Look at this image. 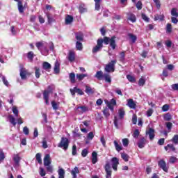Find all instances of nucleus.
<instances>
[{
  "label": "nucleus",
  "instance_id": "obj_1",
  "mask_svg": "<svg viewBox=\"0 0 178 178\" xmlns=\"http://www.w3.org/2000/svg\"><path fill=\"white\" fill-rule=\"evenodd\" d=\"M115 38H116V37L113 36L111 38L104 37V39H98L97 44L93 47L92 52L93 54H97V52H99V51H101V49H102V47H104V44H106V45L110 44V47H111L112 49H115L116 48V42Z\"/></svg>",
  "mask_w": 178,
  "mask_h": 178
},
{
  "label": "nucleus",
  "instance_id": "obj_2",
  "mask_svg": "<svg viewBox=\"0 0 178 178\" xmlns=\"http://www.w3.org/2000/svg\"><path fill=\"white\" fill-rule=\"evenodd\" d=\"M35 47L44 56H47V55H48V52H49V50L48 49V43L47 42H38L35 44Z\"/></svg>",
  "mask_w": 178,
  "mask_h": 178
},
{
  "label": "nucleus",
  "instance_id": "obj_3",
  "mask_svg": "<svg viewBox=\"0 0 178 178\" xmlns=\"http://www.w3.org/2000/svg\"><path fill=\"white\" fill-rule=\"evenodd\" d=\"M124 115H126V112L124 111V108H121L118 110V117L115 116L114 118V125L116 129H119V122L122 119H124Z\"/></svg>",
  "mask_w": 178,
  "mask_h": 178
},
{
  "label": "nucleus",
  "instance_id": "obj_4",
  "mask_svg": "<svg viewBox=\"0 0 178 178\" xmlns=\"http://www.w3.org/2000/svg\"><path fill=\"white\" fill-rule=\"evenodd\" d=\"M104 102H105L106 106H108V109H110V111L111 112H113L114 106H116V100L115 99H112L109 102L106 99V100H104Z\"/></svg>",
  "mask_w": 178,
  "mask_h": 178
},
{
  "label": "nucleus",
  "instance_id": "obj_5",
  "mask_svg": "<svg viewBox=\"0 0 178 178\" xmlns=\"http://www.w3.org/2000/svg\"><path fill=\"white\" fill-rule=\"evenodd\" d=\"M115 65H116V60H111V63L106 65L105 71L108 73L111 72H115Z\"/></svg>",
  "mask_w": 178,
  "mask_h": 178
},
{
  "label": "nucleus",
  "instance_id": "obj_6",
  "mask_svg": "<svg viewBox=\"0 0 178 178\" xmlns=\"http://www.w3.org/2000/svg\"><path fill=\"white\" fill-rule=\"evenodd\" d=\"M58 147L60 148H63V149H67L69 147V140H67L66 138H62Z\"/></svg>",
  "mask_w": 178,
  "mask_h": 178
},
{
  "label": "nucleus",
  "instance_id": "obj_7",
  "mask_svg": "<svg viewBox=\"0 0 178 178\" xmlns=\"http://www.w3.org/2000/svg\"><path fill=\"white\" fill-rule=\"evenodd\" d=\"M19 74L22 80H26V79H27V76H30V73L27 72V70H26V68H21Z\"/></svg>",
  "mask_w": 178,
  "mask_h": 178
},
{
  "label": "nucleus",
  "instance_id": "obj_8",
  "mask_svg": "<svg viewBox=\"0 0 178 178\" xmlns=\"http://www.w3.org/2000/svg\"><path fill=\"white\" fill-rule=\"evenodd\" d=\"M146 134L147 136H149V140L152 141L155 137V130H154L152 128H149L146 130Z\"/></svg>",
  "mask_w": 178,
  "mask_h": 178
},
{
  "label": "nucleus",
  "instance_id": "obj_9",
  "mask_svg": "<svg viewBox=\"0 0 178 178\" xmlns=\"http://www.w3.org/2000/svg\"><path fill=\"white\" fill-rule=\"evenodd\" d=\"M118 165H119V159L113 157L111 159V165L113 170H118Z\"/></svg>",
  "mask_w": 178,
  "mask_h": 178
},
{
  "label": "nucleus",
  "instance_id": "obj_10",
  "mask_svg": "<svg viewBox=\"0 0 178 178\" xmlns=\"http://www.w3.org/2000/svg\"><path fill=\"white\" fill-rule=\"evenodd\" d=\"M44 165L48 166L52 163V161L51 160V156L49 154H46L43 159Z\"/></svg>",
  "mask_w": 178,
  "mask_h": 178
},
{
  "label": "nucleus",
  "instance_id": "obj_11",
  "mask_svg": "<svg viewBox=\"0 0 178 178\" xmlns=\"http://www.w3.org/2000/svg\"><path fill=\"white\" fill-rule=\"evenodd\" d=\"M105 170L106 172V177L111 178V177L112 176V170H111V165L109 164V163L106 164Z\"/></svg>",
  "mask_w": 178,
  "mask_h": 178
},
{
  "label": "nucleus",
  "instance_id": "obj_12",
  "mask_svg": "<svg viewBox=\"0 0 178 178\" xmlns=\"http://www.w3.org/2000/svg\"><path fill=\"white\" fill-rule=\"evenodd\" d=\"M51 93V91L49 90H44L43 93L44 99L45 101V104L47 105H49V94Z\"/></svg>",
  "mask_w": 178,
  "mask_h": 178
},
{
  "label": "nucleus",
  "instance_id": "obj_13",
  "mask_svg": "<svg viewBox=\"0 0 178 178\" xmlns=\"http://www.w3.org/2000/svg\"><path fill=\"white\" fill-rule=\"evenodd\" d=\"M127 105L131 109H136V106L137 104H136V102H134V100H133V99H128Z\"/></svg>",
  "mask_w": 178,
  "mask_h": 178
},
{
  "label": "nucleus",
  "instance_id": "obj_14",
  "mask_svg": "<svg viewBox=\"0 0 178 178\" xmlns=\"http://www.w3.org/2000/svg\"><path fill=\"white\" fill-rule=\"evenodd\" d=\"M13 159L15 163V166H19V163H20V161H22L20 156L19 154H14Z\"/></svg>",
  "mask_w": 178,
  "mask_h": 178
},
{
  "label": "nucleus",
  "instance_id": "obj_15",
  "mask_svg": "<svg viewBox=\"0 0 178 178\" xmlns=\"http://www.w3.org/2000/svg\"><path fill=\"white\" fill-rule=\"evenodd\" d=\"M70 92L72 95H74V93L76 92V94H79V95H83L84 94V92L81 90L79 88H77L76 87L74 88V89H70Z\"/></svg>",
  "mask_w": 178,
  "mask_h": 178
},
{
  "label": "nucleus",
  "instance_id": "obj_16",
  "mask_svg": "<svg viewBox=\"0 0 178 178\" xmlns=\"http://www.w3.org/2000/svg\"><path fill=\"white\" fill-rule=\"evenodd\" d=\"M127 20H129V22H131V23H136V21L137 19L136 18V15L131 13H129L127 14Z\"/></svg>",
  "mask_w": 178,
  "mask_h": 178
},
{
  "label": "nucleus",
  "instance_id": "obj_17",
  "mask_svg": "<svg viewBox=\"0 0 178 178\" xmlns=\"http://www.w3.org/2000/svg\"><path fill=\"white\" fill-rule=\"evenodd\" d=\"M159 166L164 170V172H168V167L166 166V163L163 160H161L159 161Z\"/></svg>",
  "mask_w": 178,
  "mask_h": 178
},
{
  "label": "nucleus",
  "instance_id": "obj_18",
  "mask_svg": "<svg viewBox=\"0 0 178 178\" xmlns=\"http://www.w3.org/2000/svg\"><path fill=\"white\" fill-rule=\"evenodd\" d=\"M80 173V170L77 167H75L73 170H71V175L72 178H77V175Z\"/></svg>",
  "mask_w": 178,
  "mask_h": 178
},
{
  "label": "nucleus",
  "instance_id": "obj_19",
  "mask_svg": "<svg viewBox=\"0 0 178 178\" xmlns=\"http://www.w3.org/2000/svg\"><path fill=\"white\" fill-rule=\"evenodd\" d=\"M59 72H60V64L58 60H56L54 64V73H56V74H58Z\"/></svg>",
  "mask_w": 178,
  "mask_h": 178
},
{
  "label": "nucleus",
  "instance_id": "obj_20",
  "mask_svg": "<svg viewBox=\"0 0 178 178\" xmlns=\"http://www.w3.org/2000/svg\"><path fill=\"white\" fill-rule=\"evenodd\" d=\"M96 162H98V154H97V152H93L92 153V163L95 165Z\"/></svg>",
  "mask_w": 178,
  "mask_h": 178
},
{
  "label": "nucleus",
  "instance_id": "obj_21",
  "mask_svg": "<svg viewBox=\"0 0 178 178\" xmlns=\"http://www.w3.org/2000/svg\"><path fill=\"white\" fill-rule=\"evenodd\" d=\"M76 111L79 115H81L82 113H84V112H87L88 111V108L86 106H79L77 107Z\"/></svg>",
  "mask_w": 178,
  "mask_h": 178
},
{
  "label": "nucleus",
  "instance_id": "obj_22",
  "mask_svg": "<svg viewBox=\"0 0 178 178\" xmlns=\"http://www.w3.org/2000/svg\"><path fill=\"white\" fill-rule=\"evenodd\" d=\"M147 140H145V138H142L138 143V147L139 148H144V147H145V142Z\"/></svg>",
  "mask_w": 178,
  "mask_h": 178
},
{
  "label": "nucleus",
  "instance_id": "obj_23",
  "mask_svg": "<svg viewBox=\"0 0 178 178\" xmlns=\"http://www.w3.org/2000/svg\"><path fill=\"white\" fill-rule=\"evenodd\" d=\"M42 67L44 70L49 72V70H51V67H52V66L49 64V63L44 62L42 63Z\"/></svg>",
  "mask_w": 178,
  "mask_h": 178
},
{
  "label": "nucleus",
  "instance_id": "obj_24",
  "mask_svg": "<svg viewBox=\"0 0 178 178\" xmlns=\"http://www.w3.org/2000/svg\"><path fill=\"white\" fill-rule=\"evenodd\" d=\"M85 92H86V94H88V95H90L91 94H94V92H95V90L94 88H91V87L88 86H86Z\"/></svg>",
  "mask_w": 178,
  "mask_h": 178
},
{
  "label": "nucleus",
  "instance_id": "obj_25",
  "mask_svg": "<svg viewBox=\"0 0 178 178\" xmlns=\"http://www.w3.org/2000/svg\"><path fill=\"white\" fill-rule=\"evenodd\" d=\"M8 119L12 125L16 126V120L15 119V117L13 116V115H9L8 116Z\"/></svg>",
  "mask_w": 178,
  "mask_h": 178
},
{
  "label": "nucleus",
  "instance_id": "obj_26",
  "mask_svg": "<svg viewBox=\"0 0 178 178\" xmlns=\"http://www.w3.org/2000/svg\"><path fill=\"white\" fill-rule=\"evenodd\" d=\"M88 74H76V80L81 81L85 77H88Z\"/></svg>",
  "mask_w": 178,
  "mask_h": 178
},
{
  "label": "nucleus",
  "instance_id": "obj_27",
  "mask_svg": "<svg viewBox=\"0 0 178 178\" xmlns=\"http://www.w3.org/2000/svg\"><path fill=\"white\" fill-rule=\"evenodd\" d=\"M75 58H76V56L74 54V51H70L69 52V55H68V59H69L70 62H73Z\"/></svg>",
  "mask_w": 178,
  "mask_h": 178
},
{
  "label": "nucleus",
  "instance_id": "obj_28",
  "mask_svg": "<svg viewBox=\"0 0 178 178\" xmlns=\"http://www.w3.org/2000/svg\"><path fill=\"white\" fill-rule=\"evenodd\" d=\"M113 143H114V145H115L116 151H118V152H120V151H122V149H123V147L122 145H120L116 140H114Z\"/></svg>",
  "mask_w": 178,
  "mask_h": 178
},
{
  "label": "nucleus",
  "instance_id": "obj_29",
  "mask_svg": "<svg viewBox=\"0 0 178 178\" xmlns=\"http://www.w3.org/2000/svg\"><path fill=\"white\" fill-rule=\"evenodd\" d=\"M73 23V17L72 15H67L65 17V24H71Z\"/></svg>",
  "mask_w": 178,
  "mask_h": 178
},
{
  "label": "nucleus",
  "instance_id": "obj_30",
  "mask_svg": "<svg viewBox=\"0 0 178 178\" xmlns=\"http://www.w3.org/2000/svg\"><path fill=\"white\" fill-rule=\"evenodd\" d=\"M11 110L13 111V113L15 115V116L17 118V116H19V108H17V106H13L11 108Z\"/></svg>",
  "mask_w": 178,
  "mask_h": 178
},
{
  "label": "nucleus",
  "instance_id": "obj_31",
  "mask_svg": "<svg viewBox=\"0 0 178 178\" xmlns=\"http://www.w3.org/2000/svg\"><path fill=\"white\" fill-rule=\"evenodd\" d=\"M165 151H176V147H175V145L173 144H168L167 146L165 147Z\"/></svg>",
  "mask_w": 178,
  "mask_h": 178
},
{
  "label": "nucleus",
  "instance_id": "obj_32",
  "mask_svg": "<svg viewBox=\"0 0 178 178\" xmlns=\"http://www.w3.org/2000/svg\"><path fill=\"white\" fill-rule=\"evenodd\" d=\"M58 178H65V170L59 168L58 170Z\"/></svg>",
  "mask_w": 178,
  "mask_h": 178
},
{
  "label": "nucleus",
  "instance_id": "obj_33",
  "mask_svg": "<svg viewBox=\"0 0 178 178\" xmlns=\"http://www.w3.org/2000/svg\"><path fill=\"white\" fill-rule=\"evenodd\" d=\"M145 78L144 76H142L139 80H138V86L139 87H144V85L145 84Z\"/></svg>",
  "mask_w": 178,
  "mask_h": 178
},
{
  "label": "nucleus",
  "instance_id": "obj_34",
  "mask_svg": "<svg viewBox=\"0 0 178 178\" xmlns=\"http://www.w3.org/2000/svg\"><path fill=\"white\" fill-rule=\"evenodd\" d=\"M121 158L125 162H129V159L130 156L127 155L126 153H121Z\"/></svg>",
  "mask_w": 178,
  "mask_h": 178
},
{
  "label": "nucleus",
  "instance_id": "obj_35",
  "mask_svg": "<svg viewBox=\"0 0 178 178\" xmlns=\"http://www.w3.org/2000/svg\"><path fill=\"white\" fill-rule=\"evenodd\" d=\"M70 80L72 83H76V74H74V73L72 72L70 74Z\"/></svg>",
  "mask_w": 178,
  "mask_h": 178
},
{
  "label": "nucleus",
  "instance_id": "obj_36",
  "mask_svg": "<svg viewBox=\"0 0 178 178\" xmlns=\"http://www.w3.org/2000/svg\"><path fill=\"white\" fill-rule=\"evenodd\" d=\"M35 75L36 79H40L41 74L40 73V68L38 67H35Z\"/></svg>",
  "mask_w": 178,
  "mask_h": 178
},
{
  "label": "nucleus",
  "instance_id": "obj_37",
  "mask_svg": "<svg viewBox=\"0 0 178 178\" xmlns=\"http://www.w3.org/2000/svg\"><path fill=\"white\" fill-rule=\"evenodd\" d=\"M103 77L104 78L105 81L107 83H111L112 81V79H111V76L109 74H105L103 75Z\"/></svg>",
  "mask_w": 178,
  "mask_h": 178
},
{
  "label": "nucleus",
  "instance_id": "obj_38",
  "mask_svg": "<svg viewBox=\"0 0 178 178\" xmlns=\"http://www.w3.org/2000/svg\"><path fill=\"white\" fill-rule=\"evenodd\" d=\"M18 10L19 13H23V12H24V8L23 7V3H22V2L18 3Z\"/></svg>",
  "mask_w": 178,
  "mask_h": 178
},
{
  "label": "nucleus",
  "instance_id": "obj_39",
  "mask_svg": "<svg viewBox=\"0 0 178 178\" xmlns=\"http://www.w3.org/2000/svg\"><path fill=\"white\" fill-rule=\"evenodd\" d=\"M128 37L131 40L132 42H136L137 41V36L134 35V34L129 33Z\"/></svg>",
  "mask_w": 178,
  "mask_h": 178
},
{
  "label": "nucleus",
  "instance_id": "obj_40",
  "mask_svg": "<svg viewBox=\"0 0 178 178\" xmlns=\"http://www.w3.org/2000/svg\"><path fill=\"white\" fill-rule=\"evenodd\" d=\"M127 79L130 83H136V78L131 75H127Z\"/></svg>",
  "mask_w": 178,
  "mask_h": 178
},
{
  "label": "nucleus",
  "instance_id": "obj_41",
  "mask_svg": "<svg viewBox=\"0 0 178 178\" xmlns=\"http://www.w3.org/2000/svg\"><path fill=\"white\" fill-rule=\"evenodd\" d=\"M171 15H172V16H173V17H178L177 9L172 8L171 10Z\"/></svg>",
  "mask_w": 178,
  "mask_h": 178
},
{
  "label": "nucleus",
  "instance_id": "obj_42",
  "mask_svg": "<svg viewBox=\"0 0 178 178\" xmlns=\"http://www.w3.org/2000/svg\"><path fill=\"white\" fill-rule=\"evenodd\" d=\"M10 31L12 35H17V29L15 28V26L10 27Z\"/></svg>",
  "mask_w": 178,
  "mask_h": 178
},
{
  "label": "nucleus",
  "instance_id": "obj_43",
  "mask_svg": "<svg viewBox=\"0 0 178 178\" xmlns=\"http://www.w3.org/2000/svg\"><path fill=\"white\" fill-rule=\"evenodd\" d=\"M51 106L54 111H56L59 108V103H56L55 102H51Z\"/></svg>",
  "mask_w": 178,
  "mask_h": 178
},
{
  "label": "nucleus",
  "instance_id": "obj_44",
  "mask_svg": "<svg viewBox=\"0 0 178 178\" xmlns=\"http://www.w3.org/2000/svg\"><path fill=\"white\" fill-rule=\"evenodd\" d=\"M76 48L78 49V51H81V49H83V44H81L80 42H76Z\"/></svg>",
  "mask_w": 178,
  "mask_h": 178
},
{
  "label": "nucleus",
  "instance_id": "obj_45",
  "mask_svg": "<svg viewBox=\"0 0 178 178\" xmlns=\"http://www.w3.org/2000/svg\"><path fill=\"white\" fill-rule=\"evenodd\" d=\"M103 76L104 75H103L102 71H98L95 74V77H97V79H99V80H101Z\"/></svg>",
  "mask_w": 178,
  "mask_h": 178
},
{
  "label": "nucleus",
  "instance_id": "obj_46",
  "mask_svg": "<svg viewBox=\"0 0 178 178\" xmlns=\"http://www.w3.org/2000/svg\"><path fill=\"white\" fill-rule=\"evenodd\" d=\"M47 17L48 23L49 24H51V23H54V22H55V19L52 17H51V15L49 14H47Z\"/></svg>",
  "mask_w": 178,
  "mask_h": 178
},
{
  "label": "nucleus",
  "instance_id": "obj_47",
  "mask_svg": "<svg viewBox=\"0 0 178 178\" xmlns=\"http://www.w3.org/2000/svg\"><path fill=\"white\" fill-rule=\"evenodd\" d=\"M76 38L78 41H83V33H76Z\"/></svg>",
  "mask_w": 178,
  "mask_h": 178
},
{
  "label": "nucleus",
  "instance_id": "obj_48",
  "mask_svg": "<svg viewBox=\"0 0 178 178\" xmlns=\"http://www.w3.org/2000/svg\"><path fill=\"white\" fill-rule=\"evenodd\" d=\"M35 158L38 163H42V159H41V154L40 153L36 154Z\"/></svg>",
  "mask_w": 178,
  "mask_h": 178
},
{
  "label": "nucleus",
  "instance_id": "obj_49",
  "mask_svg": "<svg viewBox=\"0 0 178 178\" xmlns=\"http://www.w3.org/2000/svg\"><path fill=\"white\" fill-rule=\"evenodd\" d=\"M152 113H154V109L152 108H149L146 112L147 118H150V116H152Z\"/></svg>",
  "mask_w": 178,
  "mask_h": 178
},
{
  "label": "nucleus",
  "instance_id": "obj_50",
  "mask_svg": "<svg viewBox=\"0 0 178 178\" xmlns=\"http://www.w3.org/2000/svg\"><path fill=\"white\" fill-rule=\"evenodd\" d=\"M39 173L42 177H44V176L47 175V173L45 172V170H44V168H42V167L40 168Z\"/></svg>",
  "mask_w": 178,
  "mask_h": 178
},
{
  "label": "nucleus",
  "instance_id": "obj_51",
  "mask_svg": "<svg viewBox=\"0 0 178 178\" xmlns=\"http://www.w3.org/2000/svg\"><path fill=\"white\" fill-rule=\"evenodd\" d=\"M23 133L25 134V136H29V134H30V130L27 127H24L23 128Z\"/></svg>",
  "mask_w": 178,
  "mask_h": 178
},
{
  "label": "nucleus",
  "instance_id": "obj_52",
  "mask_svg": "<svg viewBox=\"0 0 178 178\" xmlns=\"http://www.w3.org/2000/svg\"><path fill=\"white\" fill-rule=\"evenodd\" d=\"M103 113L106 118H109V115H111L109 114V110L107 108L104 109Z\"/></svg>",
  "mask_w": 178,
  "mask_h": 178
},
{
  "label": "nucleus",
  "instance_id": "obj_53",
  "mask_svg": "<svg viewBox=\"0 0 178 178\" xmlns=\"http://www.w3.org/2000/svg\"><path fill=\"white\" fill-rule=\"evenodd\" d=\"M122 145L124 147H128L129 146V140L127 138L122 139Z\"/></svg>",
  "mask_w": 178,
  "mask_h": 178
},
{
  "label": "nucleus",
  "instance_id": "obj_54",
  "mask_svg": "<svg viewBox=\"0 0 178 178\" xmlns=\"http://www.w3.org/2000/svg\"><path fill=\"white\" fill-rule=\"evenodd\" d=\"M166 32L167 33H172V24H167V25H166Z\"/></svg>",
  "mask_w": 178,
  "mask_h": 178
},
{
  "label": "nucleus",
  "instance_id": "obj_55",
  "mask_svg": "<svg viewBox=\"0 0 178 178\" xmlns=\"http://www.w3.org/2000/svg\"><path fill=\"white\" fill-rule=\"evenodd\" d=\"M172 143L174 144H178V135H175L172 139Z\"/></svg>",
  "mask_w": 178,
  "mask_h": 178
},
{
  "label": "nucleus",
  "instance_id": "obj_56",
  "mask_svg": "<svg viewBox=\"0 0 178 178\" xmlns=\"http://www.w3.org/2000/svg\"><path fill=\"white\" fill-rule=\"evenodd\" d=\"M48 48L50 49V51H54V43H52V42L47 43V49Z\"/></svg>",
  "mask_w": 178,
  "mask_h": 178
},
{
  "label": "nucleus",
  "instance_id": "obj_57",
  "mask_svg": "<svg viewBox=\"0 0 178 178\" xmlns=\"http://www.w3.org/2000/svg\"><path fill=\"white\" fill-rule=\"evenodd\" d=\"M27 58L28 59H30L31 60H32L33 58H34V53H33V51H29L28 53Z\"/></svg>",
  "mask_w": 178,
  "mask_h": 178
},
{
  "label": "nucleus",
  "instance_id": "obj_58",
  "mask_svg": "<svg viewBox=\"0 0 178 178\" xmlns=\"http://www.w3.org/2000/svg\"><path fill=\"white\" fill-rule=\"evenodd\" d=\"M5 159V153L3 151H0V162H2Z\"/></svg>",
  "mask_w": 178,
  "mask_h": 178
},
{
  "label": "nucleus",
  "instance_id": "obj_59",
  "mask_svg": "<svg viewBox=\"0 0 178 178\" xmlns=\"http://www.w3.org/2000/svg\"><path fill=\"white\" fill-rule=\"evenodd\" d=\"M154 3H156V6L157 8V9H160L161 8V1L159 0H153Z\"/></svg>",
  "mask_w": 178,
  "mask_h": 178
},
{
  "label": "nucleus",
  "instance_id": "obj_60",
  "mask_svg": "<svg viewBox=\"0 0 178 178\" xmlns=\"http://www.w3.org/2000/svg\"><path fill=\"white\" fill-rule=\"evenodd\" d=\"M72 155H77V147H76V145L72 146Z\"/></svg>",
  "mask_w": 178,
  "mask_h": 178
},
{
  "label": "nucleus",
  "instance_id": "obj_61",
  "mask_svg": "<svg viewBox=\"0 0 178 178\" xmlns=\"http://www.w3.org/2000/svg\"><path fill=\"white\" fill-rule=\"evenodd\" d=\"M88 154V150H87V149H84L82 152H81V155L83 158H86V156H87Z\"/></svg>",
  "mask_w": 178,
  "mask_h": 178
},
{
  "label": "nucleus",
  "instance_id": "obj_62",
  "mask_svg": "<svg viewBox=\"0 0 178 178\" xmlns=\"http://www.w3.org/2000/svg\"><path fill=\"white\" fill-rule=\"evenodd\" d=\"M141 17L145 22H149V18H148L145 14L143 13Z\"/></svg>",
  "mask_w": 178,
  "mask_h": 178
},
{
  "label": "nucleus",
  "instance_id": "obj_63",
  "mask_svg": "<svg viewBox=\"0 0 178 178\" xmlns=\"http://www.w3.org/2000/svg\"><path fill=\"white\" fill-rule=\"evenodd\" d=\"M154 20H163V15H156L154 16Z\"/></svg>",
  "mask_w": 178,
  "mask_h": 178
},
{
  "label": "nucleus",
  "instance_id": "obj_64",
  "mask_svg": "<svg viewBox=\"0 0 178 178\" xmlns=\"http://www.w3.org/2000/svg\"><path fill=\"white\" fill-rule=\"evenodd\" d=\"M87 138L88 140H92V138H94V133L90 132L89 134H88Z\"/></svg>",
  "mask_w": 178,
  "mask_h": 178
}]
</instances>
